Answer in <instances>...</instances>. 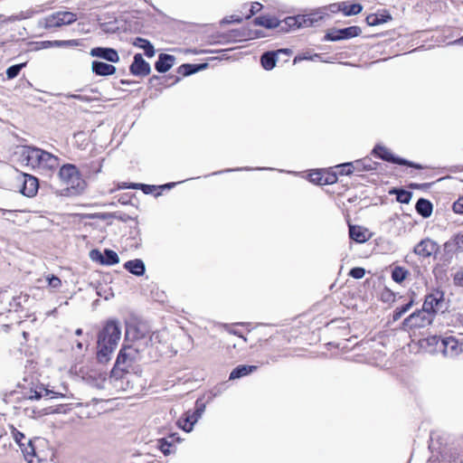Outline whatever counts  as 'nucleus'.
Listing matches in <instances>:
<instances>
[{
	"label": "nucleus",
	"mask_w": 463,
	"mask_h": 463,
	"mask_svg": "<svg viewBox=\"0 0 463 463\" xmlns=\"http://www.w3.org/2000/svg\"><path fill=\"white\" fill-rule=\"evenodd\" d=\"M121 336V328L118 321L109 320L98 335L97 358L99 363L110 360L111 354L117 348Z\"/></svg>",
	"instance_id": "obj_1"
},
{
	"label": "nucleus",
	"mask_w": 463,
	"mask_h": 463,
	"mask_svg": "<svg viewBox=\"0 0 463 463\" xmlns=\"http://www.w3.org/2000/svg\"><path fill=\"white\" fill-rule=\"evenodd\" d=\"M26 164L51 175L60 165V159L52 154L36 147H26L23 152Z\"/></svg>",
	"instance_id": "obj_2"
},
{
	"label": "nucleus",
	"mask_w": 463,
	"mask_h": 463,
	"mask_svg": "<svg viewBox=\"0 0 463 463\" xmlns=\"http://www.w3.org/2000/svg\"><path fill=\"white\" fill-rule=\"evenodd\" d=\"M163 334L159 332H155L152 334H141L138 332L136 333L134 339L132 340L131 345L135 348L137 353L140 355L142 359L147 357H152V348L156 345L161 343Z\"/></svg>",
	"instance_id": "obj_3"
},
{
	"label": "nucleus",
	"mask_w": 463,
	"mask_h": 463,
	"mask_svg": "<svg viewBox=\"0 0 463 463\" xmlns=\"http://www.w3.org/2000/svg\"><path fill=\"white\" fill-rule=\"evenodd\" d=\"M59 178L66 185L67 190L79 193L84 189V181L74 165L67 164L62 165L58 173Z\"/></svg>",
	"instance_id": "obj_4"
},
{
	"label": "nucleus",
	"mask_w": 463,
	"mask_h": 463,
	"mask_svg": "<svg viewBox=\"0 0 463 463\" xmlns=\"http://www.w3.org/2000/svg\"><path fill=\"white\" fill-rule=\"evenodd\" d=\"M142 358L130 345H125L120 349L116 360V366L122 371H128L133 364L141 361Z\"/></svg>",
	"instance_id": "obj_5"
},
{
	"label": "nucleus",
	"mask_w": 463,
	"mask_h": 463,
	"mask_svg": "<svg viewBox=\"0 0 463 463\" xmlns=\"http://www.w3.org/2000/svg\"><path fill=\"white\" fill-rule=\"evenodd\" d=\"M422 307L432 317L434 314L443 312L446 309L444 293L439 290H435L427 295Z\"/></svg>",
	"instance_id": "obj_6"
},
{
	"label": "nucleus",
	"mask_w": 463,
	"mask_h": 463,
	"mask_svg": "<svg viewBox=\"0 0 463 463\" xmlns=\"http://www.w3.org/2000/svg\"><path fill=\"white\" fill-rule=\"evenodd\" d=\"M77 20V15L71 12H56L43 19L46 29L71 24Z\"/></svg>",
	"instance_id": "obj_7"
},
{
	"label": "nucleus",
	"mask_w": 463,
	"mask_h": 463,
	"mask_svg": "<svg viewBox=\"0 0 463 463\" xmlns=\"http://www.w3.org/2000/svg\"><path fill=\"white\" fill-rule=\"evenodd\" d=\"M204 411L205 404L202 401L197 400L195 402V410L194 411H186L184 417L179 420V426L186 432L192 431L194 424L202 417Z\"/></svg>",
	"instance_id": "obj_8"
},
{
	"label": "nucleus",
	"mask_w": 463,
	"mask_h": 463,
	"mask_svg": "<svg viewBox=\"0 0 463 463\" xmlns=\"http://www.w3.org/2000/svg\"><path fill=\"white\" fill-rule=\"evenodd\" d=\"M373 154L387 162L398 164L401 165H407V166L414 167L416 169L423 168L422 165H420L414 164L406 159L394 156L388 148H386L385 146H376L373 150Z\"/></svg>",
	"instance_id": "obj_9"
},
{
	"label": "nucleus",
	"mask_w": 463,
	"mask_h": 463,
	"mask_svg": "<svg viewBox=\"0 0 463 463\" xmlns=\"http://www.w3.org/2000/svg\"><path fill=\"white\" fill-rule=\"evenodd\" d=\"M439 348L444 356L454 358L463 352V344L454 336H447L440 339Z\"/></svg>",
	"instance_id": "obj_10"
},
{
	"label": "nucleus",
	"mask_w": 463,
	"mask_h": 463,
	"mask_svg": "<svg viewBox=\"0 0 463 463\" xmlns=\"http://www.w3.org/2000/svg\"><path fill=\"white\" fill-rule=\"evenodd\" d=\"M432 317L424 310V307L420 310H417L404 319L403 325L410 327H424L431 324Z\"/></svg>",
	"instance_id": "obj_11"
},
{
	"label": "nucleus",
	"mask_w": 463,
	"mask_h": 463,
	"mask_svg": "<svg viewBox=\"0 0 463 463\" xmlns=\"http://www.w3.org/2000/svg\"><path fill=\"white\" fill-rule=\"evenodd\" d=\"M362 30L359 26H350L343 29H332L325 36L326 41H340L360 35Z\"/></svg>",
	"instance_id": "obj_12"
},
{
	"label": "nucleus",
	"mask_w": 463,
	"mask_h": 463,
	"mask_svg": "<svg viewBox=\"0 0 463 463\" xmlns=\"http://www.w3.org/2000/svg\"><path fill=\"white\" fill-rule=\"evenodd\" d=\"M439 247L436 241L431 239L421 240L415 247L414 253L420 258H429L439 252Z\"/></svg>",
	"instance_id": "obj_13"
},
{
	"label": "nucleus",
	"mask_w": 463,
	"mask_h": 463,
	"mask_svg": "<svg viewBox=\"0 0 463 463\" xmlns=\"http://www.w3.org/2000/svg\"><path fill=\"white\" fill-rule=\"evenodd\" d=\"M292 51L289 49H280L276 52H267L262 54V68L265 70H272L278 61V57L281 54L285 55V61H288Z\"/></svg>",
	"instance_id": "obj_14"
},
{
	"label": "nucleus",
	"mask_w": 463,
	"mask_h": 463,
	"mask_svg": "<svg viewBox=\"0 0 463 463\" xmlns=\"http://www.w3.org/2000/svg\"><path fill=\"white\" fill-rule=\"evenodd\" d=\"M325 12L330 11L331 13L343 12L345 15H355L362 12L363 6L360 4H353L350 5V10H347V2H342L339 4H332L323 8Z\"/></svg>",
	"instance_id": "obj_15"
},
{
	"label": "nucleus",
	"mask_w": 463,
	"mask_h": 463,
	"mask_svg": "<svg viewBox=\"0 0 463 463\" xmlns=\"http://www.w3.org/2000/svg\"><path fill=\"white\" fill-rule=\"evenodd\" d=\"M151 68L140 53L134 56V61L130 65V72L136 76H146L150 73Z\"/></svg>",
	"instance_id": "obj_16"
},
{
	"label": "nucleus",
	"mask_w": 463,
	"mask_h": 463,
	"mask_svg": "<svg viewBox=\"0 0 463 463\" xmlns=\"http://www.w3.org/2000/svg\"><path fill=\"white\" fill-rule=\"evenodd\" d=\"M92 57H99L110 62H118L119 56L118 52L113 48L96 47L90 52Z\"/></svg>",
	"instance_id": "obj_17"
},
{
	"label": "nucleus",
	"mask_w": 463,
	"mask_h": 463,
	"mask_svg": "<svg viewBox=\"0 0 463 463\" xmlns=\"http://www.w3.org/2000/svg\"><path fill=\"white\" fill-rule=\"evenodd\" d=\"M439 454L440 463H463V453L456 448H444Z\"/></svg>",
	"instance_id": "obj_18"
},
{
	"label": "nucleus",
	"mask_w": 463,
	"mask_h": 463,
	"mask_svg": "<svg viewBox=\"0 0 463 463\" xmlns=\"http://www.w3.org/2000/svg\"><path fill=\"white\" fill-rule=\"evenodd\" d=\"M38 179L31 175H24L23 186L21 193L28 197L35 195L38 191Z\"/></svg>",
	"instance_id": "obj_19"
},
{
	"label": "nucleus",
	"mask_w": 463,
	"mask_h": 463,
	"mask_svg": "<svg viewBox=\"0 0 463 463\" xmlns=\"http://www.w3.org/2000/svg\"><path fill=\"white\" fill-rule=\"evenodd\" d=\"M91 71L99 76L113 75L117 69L114 65L105 63L103 61H94L91 63Z\"/></svg>",
	"instance_id": "obj_20"
},
{
	"label": "nucleus",
	"mask_w": 463,
	"mask_h": 463,
	"mask_svg": "<svg viewBox=\"0 0 463 463\" xmlns=\"http://www.w3.org/2000/svg\"><path fill=\"white\" fill-rule=\"evenodd\" d=\"M175 60V56L162 53L159 55L158 60L155 64V68L158 72H166L174 65Z\"/></svg>",
	"instance_id": "obj_21"
},
{
	"label": "nucleus",
	"mask_w": 463,
	"mask_h": 463,
	"mask_svg": "<svg viewBox=\"0 0 463 463\" xmlns=\"http://www.w3.org/2000/svg\"><path fill=\"white\" fill-rule=\"evenodd\" d=\"M258 370L256 365L241 364L234 368L230 373V380H235L246 376Z\"/></svg>",
	"instance_id": "obj_22"
},
{
	"label": "nucleus",
	"mask_w": 463,
	"mask_h": 463,
	"mask_svg": "<svg viewBox=\"0 0 463 463\" xmlns=\"http://www.w3.org/2000/svg\"><path fill=\"white\" fill-rule=\"evenodd\" d=\"M124 268L136 276L143 275L146 270L144 262L138 259L127 261Z\"/></svg>",
	"instance_id": "obj_23"
},
{
	"label": "nucleus",
	"mask_w": 463,
	"mask_h": 463,
	"mask_svg": "<svg viewBox=\"0 0 463 463\" xmlns=\"http://www.w3.org/2000/svg\"><path fill=\"white\" fill-rule=\"evenodd\" d=\"M280 23L284 26L283 31H288V29H298L305 26V20L301 15L287 17Z\"/></svg>",
	"instance_id": "obj_24"
},
{
	"label": "nucleus",
	"mask_w": 463,
	"mask_h": 463,
	"mask_svg": "<svg viewBox=\"0 0 463 463\" xmlns=\"http://www.w3.org/2000/svg\"><path fill=\"white\" fill-rule=\"evenodd\" d=\"M309 180L314 184L323 185L333 184L336 180V177L335 175L325 176L321 171H315L309 175Z\"/></svg>",
	"instance_id": "obj_25"
},
{
	"label": "nucleus",
	"mask_w": 463,
	"mask_h": 463,
	"mask_svg": "<svg viewBox=\"0 0 463 463\" xmlns=\"http://www.w3.org/2000/svg\"><path fill=\"white\" fill-rule=\"evenodd\" d=\"M326 14V13L324 9H319L314 13L301 15L305 20L304 27H310L318 24Z\"/></svg>",
	"instance_id": "obj_26"
},
{
	"label": "nucleus",
	"mask_w": 463,
	"mask_h": 463,
	"mask_svg": "<svg viewBox=\"0 0 463 463\" xmlns=\"http://www.w3.org/2000/svg\"><path fill=\"white\" fill-rule=\"evenodd\" d=\"M349 235L356 242L363 243L368 240L366 230L361 226H349Z\"/></svg>",
	"instance_id": "obj_27"
},
{
	"label": "nucleus",
	"mask_w": 463,
	"mask_h": 463,
	"mask_svg": "<svg viewBox=\"0 0 463 463\" xmlns=\"http://www.w3.org/2000/svg\"><path fill=\"white\" fill-rule=\"evenodd\" d=\"M207 63L202 64H183L179 67L178 72L184 76H189L193 73H195L201 70L207 68Z\"/></svg>",
	"instance_id": "obj_28"
},
{
	"label": "nucleus",
	"mask_w": 463,
	"mask_h": 463,
	"mask_svg": "<svg viewBox=\"0 0 463 463\" xmlns=\"http://www.w3.org/2000/svg\"><path fill=\"white\" fill-rule=\"evenodd\" d=\"M416 210L422 217L427 218L432 213V204L430 201L420 198L416 203Z\"/></svg>",
	"instance_id": "obj_29"
},
{
	"label": "nucleus",
	"mask_w": 463,
	"mask_h": 463,
	"mask_svg": "<svg viewBox=\"0 0 463 463\" xmlns=\"http://www.w3.org/2000/svg\"><path fill=\"white\" fill-rule=\"evenodd\" d=\"M134 45L137 46L145 51V54L147 57H153L155 55V49L151 43L144 38L137 37L134 41Z\"/></svg>",
	"instance_id": "obj_30"
},
{
	"label": "nucleus",
	"mask_w": 463,
	"mask_h": 463,
	"mask_svg": "<svg viewBox=\"0 0 463 463\" xmlns=\"http://www.w3.org/2000/svg\"><path fill=\"white\" fill-rule=\"evenodd\" d=\"M392 20L390 14H370L366 17V23L370 26H376Z\"/></svg>",
	"instance_id": "obj_31"
},
{
	"label": "nucleus",
	"mask_w": 463,
	"mask_h": 463,
	"mask_svg": "<svg viewBox=\"0 0 463 463\" xmlns=\"http://www.w3.org/2000/svg\"><path fill=\"white\" fill-rule=\"evenodd\" d=\"M20 449L25 458L29 462L33 461V458L35 456V449L33 445V441L31 439H26L24 442V446H20Z\"/></svg>",
	"instance_id": "obj_32"
},
{
	"label": "nucleus",
	"mask_w": 463,
	"mask_h": 463,
	"mask_svg": "<svg viewBox=\"0 0 463 463\" xmlns=\"http://www.w3.org/2000/svg\"><path fill=\"white\" fill-rule=\"evenodd\" d=\"M103 254V265L111 266L119 262V257L114 250L106 249Z\"/></svg>",
	"instance_id": "obj_33"
},
{
	"label": "nucleus",
	"mask_w": 463,
	"mask_h": 463,
	"mask_svg": "<svg viewBox=\"0 0 463 463\" xmlns=\"http://www.w3.org/2000/svg\"><path fill=\"white\" fill-rule=\"evenodd\" d=\"M408 275V270L402 267H395L392 271V278L397 283H402Z\"/></svg>",
	"instance_id": "obj_34"
},
{
	"label": "nucleus",
	"mask_w": 463,
	"mask_h": 463,
	"mask_svg": "<svg viewBox=\"0 0 463 463\" xmlns=\"http://www.w3.org/2000/svg\"><path fill=\"white\" fill-rule=\"evenodd\" d=\"M262 27L266 28H275L279 27L281 31L284 30V26L275 17H268L262 15Z\"/></svg>",
	"instance_id": "obj_35"
},
{
	"label": "nucleus",
	"mask_w": 463,
	"mask_h": 463,
	"mask_svg": "<svg viewBox=\"0 0 463 463\" xmlns=\"http://www.w3.org/2000/svg\"><path fill=\"white\" fill-rule=\"evenodd\" d=\"M354 170L357 173L373 169L370 159L356 160L354 162Z\"/></svg>",
	"instance_id": "obj_36"
},
{
	"label": "nucleus",
	"mask_w": 463,
	"mask_h": 463,
	"mask_svg": "<svg viewBox=\"0 0 463 463\" xmlns=\"http://www.w3.org/2000/svg\"><path fill=\"white\" fill-rule=\"evenodd\" d=\"M413 302V299H411L407 304L400 307H397L392 315L393 321L399 320L406 312H408L410 308L412 307Z\"/></svg>",
	"instance_id": "obj_37"
},
{
	"label": "nucleus",
	"mask_w": 463,
	"mask_h": 463,
	"mask_svg": "<svg viewBox=\"0 0 463 463\" xmlns=\"http://www.w3.org/2000/svg\"><path fill=\"white\" fill-rule=\"evenodd\" d=\"M396 199L402 203H409L411 199V193L405 190L395 191Z\"/></svg>",
	"instance_id": "obj_38"
},
{
	"label": "nucleus",
	"mask_w": 463,
	"mask_h": 463,
	"mask_svg": "<svg viewBox=\"0 0 463 463\" xmlns=\"http://www.w3.org/2000/svg\"><path fill=\"white\" fill-rule=\"evenodd\" d=\"M25 66V63H20V64H15V65H13V66H10L7 70H6V76L8 79H14L15 78L20 71L22 70L23 67Z\"/></svg>",
	"instance_id": "obj_39"
},
{
	"label": "nucleus",
	"mask_w": 463,
	"mask_h": 463,
	"mask_svg": "<svg viewBox=\"0 0 463 463\" xmlns=\"http://www.w3.org/2000/svg\"><path fill=\"white\" fill-rule=\"evenodd\" d=\"M12 436L15 442L20 446H24V441L27 439L24 433L20 432L16 429L12 430Z\"/></svg>",
	"instance_id": "obj_40"
},
{
	"label": "nucleus",
	"mask_w": 463,
	"mask_h": 463,
	"mask_svg": "<svg viewBox=\"0 0 463 463\" xmlns=\"http://www.w3.org/2000/svg\"><path fill=\"white\" fill-rule=\"evenodd\" d=\"M46 280L48 282V286L51 288L57 289L60 288L61 286V280L54 275L47 276Z\"/></svg>",
	"instance_id": "obj_41"
},
{
	"label": "nucleus",
	"mask_w": 463,
	"mask_h": 463,
	"mask_svg": "<svg viewBox=\"0 0 463 463\" xmlns=\"http://www.w3.org/2000/svg\"><path fill=\"white\" fill-rule=\"evenodd\" d=\"M339 167H341V175H349L355 173L354 162L342 164Z\"/></svg>",
	"instance_id": "obj_42"
},
{
	"label": "nucleus",
	"mask_w": 463,
	"mask_h": 463,
	"mask_svg": "<svg viewBox=\"0 0 463 463\" xmlns=\"http://www.w3.org/2000/svg\"><path fill=\"white\" fill-rule=\"evenodd\" d=\"M90 258L92 261H96L103 265L104 254L99 250H91L90 251Z\"/></svg>",
	"instance_id": "obj_43"
},
{
	"label": "nucleus",
	"mask_w": 463,
	"mask_h": 463,
	"mask_svg": "<svg viewBox=\"0 0 463 463\" xmlns=\"http://www.w3.org/2000/svg\"><path fill=\"white\" fill-rule=\"evenodd\" d=\"M349 275L353 277L354 279H362L365 275V270L363 268L357 267L354 268L350 270Z\"/></svg>",
	"instance_id": "obj_44"
},
{
	"label": "nucleus",
	"mask_w": 463,
	"mask_h": 463,
	"mask_svg": "<svg viewBox=\"0 0 463 463\" xmlns=\"http://www.w3.org/2000/svg\"><path fill=\"white\" fill-rule=\"evenodd\" d=\"M42 392H38L36 390H30V392L28 393H26L24 395V399L25 400H39L42 398Z\"/></svg>",
	"instance_id": "obj_45"
},
{
	"label": "nucleus",
	"mask_w": 463,
	"mask_h": 463,
	"mask_svg": "<svg viewBox=\"0 0 463 463\" xmlns=\"http://www.w3.org/2000/svg\"><path fill=\"white\" fill-rule=\"evenodd\" d=\"M457 250L463 251V233L457 234L453 239Z\"/></svg>",
	"instance_id": "obj_46"
},
{
	"label": "nucleus",
	"mask_w": 463,
	"mask_h": 463,
	"mask_svg": "<svg viewBox=\"0 0 463 463\" xmlns=\"http://www.w3.org/2000/svg\"><path fill=\"white\" fill-rule=\"evenodd\" d=\"M452 208L456 213L463 214V196L453 203Z\"/></svg>",
	"instance_id": "obj_47"
},
{
	"label": "nucleus",
	"mask_w": 463,
	"mask_h": 463,
	"mask_svg": "<svg viewBox=\"0 0 463 463\" xmlns=\"http://www.w3.org/2000/svg\"><path fill=\"white\" fill-rule=\"evenodd\" d=\"M454 283L458 287H463V270H459L455 273Z\"/></svg>",
	"instance_id": "obj_48"
},
{
	"label": "nucleus",
	"mask_w": 463,
	"mask_h": 463,
	"mask_svg": "<svg viewBox=\"0 0 463 463\" xmlns=\"http://www.w3.org/2000/svg\"><path fill=\"white\" fill-rule=\"evenodd\" d=\"M137 185H138V184H132V185H130L129 187L136 188ZM139 185L142 187L143 191H144L146 194H148V193H150V192H151L152 186L147 185V184H139ZM122 187H123V188H126L127 186H125V185H124V186H122Z\"/></svg>",
	"instance_id": "obj_49"
},
{
	"label": "nucleus",
	"mask_w": 463,
	"mask_h": 463,
	"mask_svg": "<svg viewBox=\"0 0 463 463\" xmlns=\"http://www.w3.org/2000/svg\"><path fill=\"white\" fill-rule=\"evenodd\" d=\"M67 99H78V100H80V101H86L88 100L87 98L81 96V95H78V94H67L65 96Z\"/></svg>",
	"instance_id": "obj_50"
},
{
	"label": "nucleus",
	"mask_w": 463,
	"mask_h": 463,
	"mask_svg": "<svg viewBox=\"0 0 463 463\" xmlns=\"http://www.w3.org/2000/svg\"><path fill=\"white\" fill-rule=\"evenodd\" d=\"M68 42L66 41H52L53 47H61L67 45Z\"/></svg>",
	"instance_id": "obj_51"
},
{
	"label": "nucleus",
	"mask_w": 463,
	"mask_h": 463,
	"mask_svg": "<svg viewBox=\"0 0 463 463\" xmlns=\"http://www.w3.org/2000/svg\"><path fill=\"white\" fill-rule=\"evenodd\" d=\"M391 298H392V294L390 291H386L384 294H383V298L384 300H389Z\"/></svg>",
	"instance_id": "obj_52"
},
{
	"label": "nucleus",
	"mask_w": 463,
	"mask_h": 463,
	"mask_svg": "<svg viewBox=\"0 0 463 463\" xmlns=\"http://www.w3.org/2000/svg\"><path fill=\"white\" fill-rule=\"evenodd\" d=\"M44 47H53L52 46V41H46L43 43Z\"/></svg>",
	"instance_id": "obj_53"
},
{
	"label": "nucleus",
	"mask_w": 463,
	"mask_h": 463,
	"mask_svg": "<svg viewBox=\"0 0 463 463\" xmlns=\"http://www.w3.org/2000/svg\"><path fill=\"white\" fill-rule=\"evenodd\" d=\"M305 59H307V57H299V56H297V57H295V59H294V63H297L298 61H302V60H305Z\"/></svg>",
	"instance_id": "obj_54"
},
{
	"label": "nucleus",
	"mask_w": 463,
	"mask_h": 463,
	"mask_svg": "<svg viewBox=\"0 0 463 463\" xmlns=\"http://www.w3.org/2000/svg\"><path fill=\"white\" fill-rule=\"evenodd\" d=\"M452 43H458V44L463 45V37H461L458 40L453 42Z\"/></svg>",
	"instance_id": "obj_55"
},
{
	"label": "nucleus",
	"mask_w": 463,
	"mask_h": 463,
	"mask_svg": "<svg viewBox=\"0 0 463 463\" xmlns=\"http://www.w3.org/2000/svg\"><path fill=\"white\" fill-rule=\"evenodd\" d=\"M75 335H82V330L80 328H78L76 331H75Z\"/></svg>",
	"instance_id": "obj_56"
},
{
	"label": "nucleus",
	"mask_w": 463,
	"mask_h": 463,
	"mask_svg": "<svg viewBox=\"0 0 463 463\" xmlns=\"http://www.w3.org/2000/svg\"><path fill=\"white\" fill-rule=\"evenodd\" d=\"M254 23H255L256 24H260V17H255V19H254Z\"/></svg>",
	"instance_id": "obj_57"
},
{
	"label": "nucleus",
	"mask_w": 463,
	"mask_h": 463,
	"mask_svg": "<svg viewBox=\"0 0 463 463\" xmlns=\"http://www.w3.org/2000/svg\"><path fill=\"white\" fill-rule=\"evenodd\" d=\"M77 347H78L79 349H81V348H82V344H81L80 342H78V343H77Z\"/></svg>",
	"instance_id": "obj_58"
},
{
	"label": "nucleus",
	"mask_w": 463,
	"mask_h": 463,
	"mask_svg": "<svg viewBox=\"0 0 463 463\" xmlns=\"http://www.w3.org/2000/svg\"><path fill=\"white\" fill-rule=\"evenodd\" d=\"M24 411H25V414H26V415L31 416V414L29 413V409H27V408H26V409L24 410Z\"/></svg>",
	"instance_id": "obj_59"
},
{
	"label": "nucleus",
	"mask_w": 463,
	"mask_h": 463,
	"mask_svg": "<svg viewBox=\"0 0 463 463\" xmlns=\"http://www.w3.org/2000/svg\"><path fill=\"white\" fill-rule=\"evenodd\" d=\"M55 394V397H58V396H62V394L59 393V392H53Z\"/></svg>",
	"instance_id": "obj_60"
},
{
	"label": "nucleus",
	"mask_w": 463,
	"mask_h": 463,
	"mask_svg": "<svg viewBox=\"0 0 463 463\" xmlns=\"http://www.w3.org/2000/svg\"><path fill=\"white\" fill-rule=\"evenodd\" d=\"M44 392H45V394H46V395H48L50 392H51V391H49V390H44Z\"/></svg>",
	"instance_id": "obj_61"
},
{
	"label": "nucleus",
	"mask_w": 463,
	"mask_h": 463,
	"mask_svg": "<svg viewBox=\"0 0 463 463\" xmlns=\"http://www.w3.org/2000/svg\"><path fill=\"white\" fill-rule=\"evenodd\" d=\"M172 185H174V184H166V186H168V187H171Z\"/></svg>",
	"instance_id": "obj_62"
},
{
	"label": "nucleus",
	"mask_w": 463,
	"mask_h": 463,
	"mask_svg": "<svg viewBox=\"0 0 463 463\" xmlns=\"http://www.w3.org/2000/svg\"><path fill=\"white\" fill-rule=\"evenodd\" d=\"M350 5L348 3H347V10H350Z\"/></svg>",
	"instance_id": "obj_63"
},
{
	"label": "nucleus",
	"mask_w": 463,
	"mask_h": 463,
	"mask_svg": "<svg viewBox=\"0 0 463 463\" xmlns=\"http://www.w3.org/2000/svg\"><path fill=\"white\" fill-rule=\"evenodd\" d=\"M251 8H254V6H251ZM251 14H254V11H253V9H251Z\"/></svg>",
	"instance_id": "obj_64"
}]
</instances>
